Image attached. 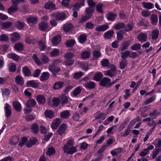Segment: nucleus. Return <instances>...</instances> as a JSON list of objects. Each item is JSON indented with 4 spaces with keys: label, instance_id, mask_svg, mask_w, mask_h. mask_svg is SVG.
I'll return each mask as SVG.
<instances>
[{
    "label": "nucleus",
    "instance_id": "nucleus-1",
    "mask_svg": "<svg viewBox=\"0 0 161 161\" xmlns=\"http://www.w3.org/2000/svg\"><path fill=\"white\" fill-rule=\"evenodd\" d=\"M74 145L73 141L71 140H68L63 148L64 152L70 155L76 153L77 151V148L76 146H74Z\"/></svg>",
    "mask_w": 161,
    "mask_h": 161
},
{
    "label": "nucleus",
    "instance_id": "nucleus-2",
    "mask_svg": "<svg viewBox=\"0 0 161 161\" xmlns=\"http://www.w3.org/2000/svg\"><path fill=\"white\" fill-rule=\"evenodd\" d=\"M94 11V8H92L91 7L86 8L85 11V15L82 16L81 19H80V22L81 23H83L88 20L92 16Z\"/></svg>",
    "mask_w": 161,
    "mask_h": 161
},
{
    "label": "nucleus",
    "instance_id": "nucleus-3",
    "mask_svg": "<svg viewBox=\"0 0 161 161\" xmlns=\"http://www.w3.org/2000/svg\"><path fill=\"white\" fill-rule=\"evenodd\" d=\"M111 80L110 79L105 77L101 80L100 84L102 86L109 88L112 86V84H111Z\"/></svg>",
    "mask_w": 161,
    "mask_h": 161
},
{
    "label": "nucleus",
    "instance_id": "nucleus-4",
    "mask_svg": "<svg viewBox=\"0 0 161 161\" xmlns=\"http://www.w3.org/2000/svg\"><path fill=\"white\" fill-rule=\"evenodd\" d=\"M104 72L105 75L108 76L110 77L114 76L117 73L116 67L113 65L110 69L106 70Z\"/></svg>",
    "mask_w": 161,
    "mask_h": 161
},
{
    "label": "nucleus",
    "instance_id": "nucleus-5",
    "mask_svg": "<svg viewBox=\"0 0 161 161\" xmlns=\"http://www.w3.org/2000/svg\"><path fill=\"white\" fill-rule=\"evenodd\" d=\"M5 106L4 107L5 115L7 118H8L11 116L12 112L11 107L10 105L8 103L5 104Z\"/></svg>",
    "mask_w": 161,
    "mask_h": 161
},
{
    "label": "nucleus",
    "instance_id": "nucleus-6",
    "mask_svg": "<svg viewBox=\"0 0 161 161\" xmlns=\"http://www.w3.org/2000/svg\"><path fill=\"white\" fill-rule=\"evenodd\" d=\"M37 141L36 138L31 137L30 138L29 141L26 143V146L28 147H31L36 144Z\"/></svg>",
    "mask_w": 161,
    "mask_h": 161
},
{
    "label": "nucleus",
    "instance_id": "nucleus-7",
    "mask_svg": "<svg viewBox=\"0 0 161 161\" xmlns=\"http://www.w3.org/2000/svg\"><path fill=\"white\" fill-rule=\"evenodd\" d=\"M137 38L138 41L142 43L145 42L147 39V35L145 33H140L139 34Z\"/></svg>",
    "mask_w": 161,
    "mask_h": 161
},
{
    "label": "nucleus",
    "instance_id": "nucleus-8",
    "mask_svg": "<svg viewBox=\"0 0 161 161\" xmlns=\"http://www.w3.org/2000/svg\"><path fill=\"white\" fill-rule=\"evenodd\" d=\"M109 27V26L107 24L103 25H97L95 30L97 31L103 32L107 30Z\"/></svg>",
    "mask_w": 161,
    "mask_h": 161
},
{
    "label": "nucleus",
    "instance_id": "nucleus-9",
    "mask_svg": "<svg viewBox=\"0 0 161 161\" xmlns=\"http://www.w3.org/2000/svg\"><path fill=\"white\" fill-rule=\"evenodd\" d=\"M150 20L152 24L153 25H157L158 21V18L157 15L153 14L150 17Z\"/></svg>",
    "mask_w": 161,
    "mask_h": 161
},
{
    "label": "nucleus",
    "instance_id": "nucleus-10",
    "mask_svg": "<svg viewBox=\"0 0 161 161\" xmlns=\"http://www.w3.org/2000/svg\"><path fill=\"white\" fill-rule=\"evenodd\" d=\"M12 105L14 108L18 112H20L22 109V106L20 103L16 101H14Z\"/></svg>",
    "mask_w": 161,
    "mask_h": 161
},
{
    "label": "nucleus",
    "instance_id": "nucleus-11",
    "mask_svg": "<svg viewBox=\"0 0 161 161\" xmlns=\"http://www.w3.org/2000/svg\"><path fill=\"white\" fill-rule=\"evenodd\" d=\"M49 69L54 75L60 71V68L58 67H56L55 66L51 65L49 67Z\"/></svg>",
    "mask_w": 161,
    "mask_h": 161
},
{
    "label": "nucleus",
    "instance_id": "nucleus-12",
    "mask_svg": "<svg viewBox=\"0 0 161 161\" xmlns=\"http://www.w3.org/2000/svg\"><path fill=\"white\" fill-rule=\"evenodd\" d=\"M114 32L113 30H109L105 32L103 36L104 38L105 39H110L113 36Z\"/></svg>",
    "mask_w": 161,
    "mask_h": 161
},
{
    "label": "nucleus",
    "instance_id": "nucleus-13",
    "mask_svg": "<svg viewBox=\"0 0 161 161\" xmlns=\"http://www.w3.org/2000/svg\"><path fill=\"white\" fill-rule=\"evenodd\" d=\"M96 84L92 81L86 82L84 84V86L86 88L89 89H93L95 87Z\"/></svg>",
    "mask_w": 161,
    "mask_h": 161
},
{
    "label": "nucleus",
    "instance_id": "nucleus-14",
    "mask_svg": "<svg viewBox=\"0 0 161 161\" xmlns=\"http://www.w3.org/2000/svg\"><path fill=\"white\" fill-rule=\"evenodd\" d=\"M66 128V126L64 124H62L59 127L57 132L60 135H62L65 132Z\"/></svg>",
    "mask_w": 161,
    "mask_h": 161
},
{
    "label": "nucleus",
    "instance_id": "nucleus-15",
    "mask_svg": "<svg viewBox=\"0 0 161 161\" xmlns=\"http://www.w3.org/2000/svg\"><path fill=\"white\" fill-rule=\"evenodd\" d=\"M61 119L57 118L55 119L51 125V127L53 129L56 130L61 122Z\"/></svg>",
    "mask_w": 161,
    "mask_h": 161
},
{
    "label": "nucleus",
    "instance_id": "nucleus-16",
    "mask_svg": "<svg viewBox=\"0 0 161 161\" xmlns=\"http://www.w3.org/2000/svg\"><path fill=\"white\" fill-rule=\"evenodd\" d=\"M36 100L39 104H43L45 102L46 98L42 95H38L36 97Z\"/></svg>",
    "mask_w": 161,
    "mask_h": 161
},
{
    "label": "nucleus",
    "instance_id": "nucleus-17",
    "mask_svg": "<svg viewBox=\"0 0 161 161\" xmlns=\"http://www.w3.org/2000/svg\"><path fill=\"white\" fill-rule=\"evenodd\" d=\"M61 37L60 35H57L53 37L52 39V42L53 45L56 46L61 41Z\"/></svg>",
    "mask_w": 161,
    "mask_h": 161
},
{
    "label": "nucleus",
    "instance_id": "nucleus-18",
    "mask_svg": "<svg viewBox=\"0 0 161 161\" xmlns=\"http://www.w3.org/2000/svg\"><path fill=\"white\" fill-rule=\"evenodd\" d=\"M64 85V82L62 81H59L56 82L54 84L53 88L54 90H58L61 88L63 87Z\"/></svg>",
    "mask_w": 161,
    "mask_h": 161
},
{
    "label": "nucleus",
    "instance_id": "nucleus-19",
    "mask_svg": "<svg viewBox=\"0 0 161 161\" xmlns=\"http://www.w3.org/2000/svg\"><path fill=\"white\" fill-rule=\"evenodd\" d=\"M117 16V14L112 12H109L108 13L107 18L109 21H114L115 20Z\"/></svg>",
    "mask_w": 161,
    "mask_h": 161
},
{
    "label": "nucleus",
    "instance_id": "nucleus-20",
    "mask_svg": "<svg viewBox=\"0 0 161 161\" xmlns=\"http://www.w3.org/2000/svg\"><path fill=\"white\" fill-rule=\"evenodd\" d=\"M129 120L130 119L129 118H127L122 122L118 128V130L119 132L121 131L125 127L129 122Z\"/></svg>",
    "mask_w": 161,
    "mask_h": 161
},
{
    "label": "nucleus",
    "instance_id": "nucleus-21",
    "mask_svg": "<svg viewBox=\"0 0 161 161\" xmlns=\"http://www.w3.org/2000/svg\"><path fill=\"white\" fill-rule=\"evenodd\" d=\"M70 114V111L68 110H66L61 112L60 113V116L62 118L67 119L69 117Z\"/></svg>",
    "mask_w": 161,
    "mask_h": 161
},
{
    "label": "nucleus",
    "instance_id": "nucleus-22",
    "mask_svg": "<svg viewBox=\"0 0 161 161\" xmlns=\"http://www.w3.org/2000/svg\"><path fill=\"white\" fill-rule=\"evenodd\" d=\"M12 36L11 40L12 42H14L20 39V36L19 34L16 32H14L11 34Z\"/></svg>",
    "mask_w": 161,
    "mask_h": 161
},
{
    "label": "nucleus",
    "instance_id": "nucleus-23",
    "mask_svg": "<svg viewBox=\"0 0 161 161\" xmlns=\"http://www.w3.org/2000/svg\"><path fill=\"white\" fill-rule=\"evenodd\" d=\"M22 71L25 75L27 77L30 76L31 75V72L27 66H24L22 68Z\"/></svg>",
    "mask_w": 161,
    "mask_h": 161
},
{
    "label": "nucleus",
    "instance_id": "nucleus-24",
    "mask_svg": "<svg viewBox=\"0 0 161 161\" xmlns=\"http://www.w3.org/2000/svg\"><path fill=\"white\" fill-rule=\"evenodd\" d=\"M25 23L19 21H16L15 24V27L18 30L22 29L25 27Z\"/></svg>",
    "mask_w": 161,
    "mask_h": 161
},
{
    "label": "nucleus",
    "instance_id": "nucleus-25",
    "mask_svg": "<svg viewBox=\"0 0 161 161\" xmlns=\"http://www.w3.org/2000/svg\"><path fill=\"white\" fill-rule=\"evenodd\" d=\"M26 20L29 23L36 24L37 21V19L36 17L30 16L27 17Z\"/></svg>",
    "mask_w": 161,
    "mask_h": 161
},
{
    "label": "nucleus",
    "instance_id": "nucleus-26",
    "mask_svg": "<svg viewBox=\"0 0 161 161\" xmlns=\"http://www.w3.org/2000/svg\"><path fill=\"white\" fill-rule=\"evenodd\" d=\"M54 16L57 20H61L64 19L65 17V14L63 13H58L54 14Z\"/></svg>",
    "mask_w": 161,
    "mask_h": 161
},
{
    "label": "nucleus",
    "instance_id": "nucleus-27",
    "mask_svg": "<svg viewBox=\"0 0 161 161\" xmlns=\"http://www.w3.org/2000/svg\"><path fill=\"white\" fill-rule=\"evenodd\" d=\"M48 24L46 22H42L39 24V29L41 31H45L48 28Z\"/></svg>",
    "mask_w": 161,
    "mask_h": 161
},
{
    "label": "nucleus",
    "instance_id": "nucleus-28",
    "mask_svg": "<svg viewBox=\"0 0 161 161\" xmlns=\"http://www.w3.org/2000/svg\"><path fill=\"white\" fill-rule=\"evenodd\" d=\"M27 85L28 87L37 88L38 86V83L34 80H31L27 82Z\"/></svg>",
    "mask_w": 161,
    "mask_h": 161
},
{
    "label": "nucleus",
    "instance_id": "nucleus-29",
    "mask_svg": "<svg viewBox=\"0 0 161 161\" xmlns=\"http://www.w3.org/2000/svg\"><path fill=\"white\" fill-rule=\"evenodd\" d=\"M7 57L15 61H17L19 59V56L15 53H9L7 55Z\"/></svg>",
    "mask_w": 161,
    "mask_h": 161
},
{
    "label": "nucleus",
    "instance_id": "nucleus-30",
    "mask_svg": "<svg viewBox=\"0 0 161 161\" xmlns=\"http://www.w3.org/2000/svg\"><path fill=\"white\" fill-rule=\"evenodd\" d=\"M50 74L47 72L43 73L40 77V79L41 81H44L47 80L49 77Z\"/></svg>",
    "mask_w": 161,
    "mask_h": 161
},
{
    "label": "nucleus",
    "instance_id": "nucleus-31",
    "mask_svg": "<svg viewBox=\"0 0 161 161\" xmlns=\"http://www.w3.org/2000/svg\"><path fill=\"white\" fill-rule=\"evenodd\" d=\"M24 45L21 42H18L14 44V48L17 51H21L23 50L24 49Z\"/></svg>",
    "mask_w": 161,
    "mask_h": 161
},
{
    "label": "nucleus",
    "instance_id": "nucleus-32",
    "mask_svg": "<svg viewBox=\"0 0 161 161\" xmlns=\"http://www.w3.org/2000/svg\"><path fill=\"white\" fill-rule=\"evenodd\" d=\"M103 75L102 73L100 72H98L97 73L95 74L93 78L94 80L97 81H99L101 80L103 78Z\"/></svg>",
    "mask_w": 161,
    "mask_h": 161
},
{
    "label": "nucleus",
    "instance_id": "nucleus-33",
    "mask_svg": "<svg viewBox=\"0 0 161 161\" xmlns=\"http://www.w3.org/2000/svg\"><path fill=\"white\" fill-rule=\"evenodd\" d=\"M18 9V8L17 5H13L8 8V14H11L17 11Z\"/></svg>",
    "mask_w": 161,
    "mask_h": 161
},
{
    "label": "nucleus",
    "instance_id": "nucleus-34",
    "mask_svg": "<svg viewBox=\"0 0 161 161\" xmlns=\"http://www.w3.org/2000/svg\"><path fill=\"white\" fill-rule=\"evenodd\" d=\"M159 35L158 30L155 29L152 31L151 33L152 39L153 40H156L158 37Z\"/></svg>",
    "mask_w": 161,
    "mask_h": 161
},
{
    "label": "nucleus",
    "instance_id": "nucleus-35",
    "mask_svg": "<svg viewBox=\"0 0 161 161\" xmlns=\"http://www.w3.org/2000/svg\"><path fill=\"white\" fill-rule=\"evenodd\" d=\"M31 129L33 133L36 134L39 132V129L38 125L36 123L33 124L31 127Z\"/></svg>",
    "mask_w": 161,
    "mask_h": 161
},
{
    "label": "nucleus",
    "instance_id": "nucleus-36",
    "mask_svg": "<svg viewBox=\"0 0 161 161\" xmlns=\"http://www.w3.org/2000/svg\"><path fill=\"white\" fill-rule=\"evenodd\" d=\"M45 116L48 118L52 119L54 116V113L51 110H46L44 112Z\"/></svg>",
    "mask_w": 161,
    "mask_h": 161
},
{
    "label": "nucleus",
    "instance_id": "nucleus-37",
    "mask_svg": "<svg viewBox=\"0 0 161 161\" xmlns=\"http://www.w3.org/2000/svg\"><path fill=\"white\" fill-rule=\"evenodd\" d=\"M55 7V4L50 1L46 3L44 5V7L46 9H51Z\"/></svg>",
    "mask_w": 161,
    "mask_h": 161
},
{
    "label": "nucleus",
    "instance_id": "nucleus-38",
    "mask_svg": "<svg viewBox=\"0 0 161 161\" xmlns=\"http://www.w3.org/2000/svg\"><path fill=\"white\" fill-rule=\"evenodd\" d=\"M90 53L88 51H85L82 52L81 54V56L82 58L86 59L90 57Z\"/></svg>",
    "mask_w": 161,
    "mask_h": 161
},
{
    "label": "nucleus",
    "instance_id": "nucleus-39",
    "mask_svg": "<svg viewBox=\"0 0 161 161\" xmlns=\"http://www.w3.org/2000/svg\"><path fill=\"white\" fill-rule=\"evenodd\" d=\"M103 3H98L96 7V11L99 13L101 14L103 13Z\"/></svg>",
    "mask_w": 161,
    "mask_h": 161
},
{
    "label": "nucleus",
    "instance_id": "nucleus-40",
    "mask_svg": "<svg viewBox=\"0 0 161 161\" xmlns=\"http://www.w3.org/2000/svg\"><path fill=\"white\" fill-rule=\"evenodd\" d=\"M73 28V25L70 24H67L64 25L63 28L64 31L66 32H68L71 31Z\"/></svg>",
    "mask_w": 161,
    "mask_h": 161
},
{
    "label": "nucleus",
    "instance_id": "nucleus-41",
    "mask_svg": "<svg viewBox=\"0 0 161 161\" xmlns=\"http://www.w3.org/2000/svg\"><path fill=\"white\" fill-rule=\"evenodd\" d=\"M36 103L35 100L33 98H30L27 100L26 104L31 107H33L35 106Z\"/></svg>",
    "mask_w": 161,
    "mask_h": 161
},
{
    "label": "nucleus",
    "instance_id": "nucleus-42",
    "mask_svg": "<svg viewBox=\"0 0 161 161\" xmlns=\"http://www.w3.org/2000/svg\"><path fill=\"white\" fill-rule=\"evenodd\" d=\"M59 53V49H54L50 52V55L51 57H55L58 55Z\"/></svg>",
    "mask_w": 161,
    "mask_h": 161
},
{
    "label": "nucleus",
    "instance_id": "nucleus-43",
    "mask_svg": "<svg viewBox=\"0 0 161 161\" xmlns=\"http://www.w3.org/2000/svg\"><path fill=\"white\" fill-rule=\"evenodd\" d=\"M16 83L20 85H22L24 84V80L22 77L19 75L17 76L15 78Z\"/></svg>",
    "mask_w": 161,
    "mask_h": 161
},
{
    "label": "nucleus",
    "instance_id": "nucleus-44",
    "mask_svg": "<svg viewBox=\"0 0 161 161\" xmlns=\"http://www.w3.org/2000/svg\"><path fill=\"white\" fill-rule=\"evenodd\" d=\"M143 7L146 8L148 9H150L154 7V5L151 3L143 2L142 3Z\"/></svg>",
    "mask_w": 161,
    "mask_h": 161
},
{
    "label": "nucleus",
    "instance_id": "nucleus-45",
    "mask_svg": "<svg viewBox=\"0 0 161 161\" xmlns=\"http://www.w3.org/2000/svg\"><path fill=\"white\" fill-rule=\"evenodd\" d=\"M25 42L28 44L33 43L35 41L33 37L30 36H27L25 39Z\"/></svg>",
    "mask_w": 161,
    "mask_h": 161
},
{
    "label": "nucleus",
    "instance_id": "nucleus-46",
    "mask_svg": "<svg viewBox=\"0 0 161 161\" xmlns=\"http://www.w3.org/2000/svg\"><path fill=\"white\" fill-rule=\"evenodd\" d=\"M160 113L158 112L157 110H154L153 111L150 112L149 114V116L152 117L153 119H156L158 116V115Z\"/></svg>",
    "mask_w": 161,
    "mask_h": 161
},
{
    "label": "nucleus",
    "instance_id": "nucleus-47",
    "mask_svg": "<svg viewBox=\"0 0 161 161\" xmlns=\"http://www.w3.org/2000/svg\"><path fill=\"white\" fill-rule=\"evenodd\" d=\"M125 24L124 23H119L114 26V27L116 30H119L125 27Z\"/></svg>",
    "mask_w": 161,
    "mask_h": 161
},
{
    "label": "nucleus",
    "instance_id": "nucleus-48",
    "mask_svg": "<svg viewBox=\"0 0 161 161\" xmlns=\"http://www.w3.org/2000/svg\"><path fill=\"white\" fill-rule=\"evenodd\" d=\"M130 44V42L129 41H127L124 42L122 45V47L121 51H124L128 48Z\"/></svg>",
    "mask_w": 161,
    "mask_h": 161
},
{
    "label": "nucleus",
    "instance_id": "nucleus-49",
    "mask_svg": "<svg viewBox=\"0 0 161 161\" xmlns=\"http://www.w3.org/2000/svg\"><path fill=\"white\" fill-rule=\"evenodd\" d=\"M56 150L53 147H50L48 148L46 154L48 156L53 155L55 153Z\"/></svg>",
    "mask_w": 161,
    "mask_h": 161
},
{
    "label": "nucleus",
    "instance_id": "nucleus-50",
    "mask_svg": "<svg viewBox=\"0 0 161 161\" xmlns=\"http://www.w3.org/2000/svg\"><path fill=\"white\" fill-rule=\"evenodd\" d=\"M78 40L80 43H83L87 40L86 36L84 34L81 35L78 38Z\"/></svg>",
    "mask_w": 161,
    "mask_h": 161
},
{
    "label": "nucleus",
    "instance_id": "nucleus-51",
    "mask_svg": "<svg viewBox=\"0 0 161 161\" xmlns=\"http://www.w3.org/2000/svg\"><path fill=\"white\" fill-rule=\"evenodd\" d=\"M8 69L10 72H15L16 70V65L13 63H11L8 65Z\"/></svg>",
    "mask_w": 161,
    "mask_h": 161
},
{
    "label": "nucleus",
    "instance_id": "nucleus-52",
    "mask_svg": "<svg viewBox=\"0 0 161 161\" xmlns=\"http://www.w3.org/2000/svg\"><path fill=\"white\" fill-rule=\"evenodd\" d=\"M75 43V41L73 39H70L68 40L66 42V45L68 47H72Z\"/></svg>",
    "mask_w": 161,
    "mask_h": 161
},
{
    "label": "nucleus",
    "instance_id": "nucleus-53",
    "mask_svg": "<svg viewBox=\"0 0 161 161\" xmlns=\"http://www.w3.org/2000/svg\"><path fill=\"white\" fill-rule=\"evenodd\" d=\"M32 58L35 63L37 65H40L42 64V62L40 61L36 54H33L32 56Z\"/></svg>",
    "mask_w": 161,
    "mask_h": 161
},
{
    "label": "nucleus",
    "instance_id": "nucleus-54",
    "mask_svg": "<svg viewBox=\"0 0 161 161\" xmlns=\"http://www.w3.org/2000/svg\"><path fill=\"white\" fill-rule=\"evenodd\" d=\"M101 63L103 67H108L109 65V62L108 59H103L101 61Z\"/></svg>",
    "mask_w": 161,
    "mask_h": 161
},
{
    "label": "nucleus",
    "instance_id": "nucleus-55",
    "mask_svg": "<svg viewBox=\"0 0 161 161\" xmlns=\"http://www.w3.org/2000/svg\"><path fill=\"white\" fill-rule=\"evenodd\" d=\"M127 64V61L125 59L122 60L119 63V68L121 69H124Z\"/></svg>",
    "mask_w": 161,
    "mask_h": 161
},
{
    "label": "nucleus",
    "instance_id": "nucleus-56",
    "mask_svg": "<svg viewBox=\"0 0 161 161\" xmlns=\"http://www.w3.org/2000/svg\"><path fill=\"white\" fill-rule=\"evenodd\" d=\"M132 50L137 51L141 49V45L139 43H135L130 47Z\"/></svg>",
    "mask_w": 161,
    "mask_h": 161
},
{
    "label": "nucleus",
    "instance_id": "nucleus-57",
    "mask_svg": "<svg viewBox=\"0 0 161 161\" xmlns=\"http://www.w3.org/2000/svg\"><path fill=\"white\" fill-rule=\"evenodd\" d=\"M131 132L130 128L128 127L127 129L125 131L124 133L121 132L120 133V136L122 137H125L128 136Z\"/></svg>",
    "mask_w": 161,
    "mask_h": 161
},
{
    "label": "nucleus",
    "instance_id": "nucleus-58",
    "mask_svg": "<svg viewBox=\"0 0 161 161\" xmlns=\"http://www.w3.org/2000/svg\"><path fill=\"white\" fill-rule=\"evenodd\" d=\"M52 102L53 106L57 107L60 104V100L58 98L54 97L52 99Z\"/></svg>",
    "mask_w": 161,
    "mask_h": 161
},
{
    "label": "nucleus",
    "instance_id": "nucleus-59",
    "mask_svg": "<svg viewBox=\"0 0 161 161\" xmlns=\"http://www.w3.org/2000/svg\"><path fill=\"white\" fill-rule=\"evenodd\" d=\"M85 26L86 28L90 30L93 29L95 26L94 23L90 22H86Z\"/></svg>",
    "mask_w": 161,
    "mask_h": 161
},
{
    "label": "nucleus",
    "instance_id": "nucleus-60",
    "mask_svg": "<svg viewBox=\"0 0 161 161\" xmlns=\"http://www.w3.org/2000/svg\"><path fill=\"white\" fill-rule=\"evenodd\" d=\"M61 102L62 105L67 104L68 102V98L64 95H62L61 98Z\"/></svg>",
    "mask_w": 161,
    "mask_h": 161
},
{
    "label": "nucleus",
    "instance_id": "nucleus-61",
    "mask_svg": "<svg viewBox=\"0 0 161 161\" xmlns=\"http://www.w3.org/2000/svg\"><path fill=\"white\" fill-rule=\"evenodd\" d=\"M122 54L121 58L123 59H125L128 57H129L130 52L128 50H126L124 52L121 53Z\"/></svg>",
    "mask_w": 161,
    "mask_h": 161
},
{
    "label": "nucleus",
    "instance_id": "nucleus-62",
    "mask_svg": "<svg viewBox=\"0 0 161 161\" xmlns=\"http://www.w3.org/2000/svg\"><path fill=\"white\" fill-rule=\"evenodd\" d=\"M84 73L82 72H76L74 74L73 77L74 79H78L82 77Z\"/></svg>",
    "mask_w": 161,
    "mask_h": 161
},
{
    "label": "nucleus",
    "instance_id": "nucleus-63",
    "mask_svg": "<svg viewBox=\"0 0 161 161\" xmlns=\"http://www.w3.org/2000/svg\"><path fill=\"white\" fill-rule=\"evenodd\" d=\"M81 92V88L80 86L76 87L74 91L73 95L74 96L76 97L80 94Z\"/></svg>",
    "mask_w": 161,
    "mask_h": 161
},
{
    "label": "nucleus",
    "instance_id": "nucleus-64",
    "mask_svg": "<svg viewBox=\"0 0 161 161\" xmlns=\"http://www.w3.org/2000/svg\"><path fill=\"white\" fill-rule=\"evenodd\" d=\"M160 150H161V147L159 149L155 148L153 151L152 154L153 158L154 159L156 157Z\"/></svg>",
    "mask_w": 161,
    "mask_h": 161
}]
</instances>
